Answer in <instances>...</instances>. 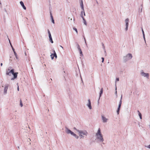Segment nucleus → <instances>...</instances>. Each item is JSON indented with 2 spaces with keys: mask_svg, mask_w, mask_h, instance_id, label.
Segmentation results:
<instances>
[{
  "mask_svg": "<svg viewBox=\"0 0 150 150\" xmlns=\"http://www.w3.org/2000/svg\"><path fill=\"white\" fill-rule=\"evenodd\" d=\"M20 4L21 5V6H22L23 9L24 10H26V8L25 6L24 5L23 2L22 1H21L20 2Z\"/></svg>",
  "mask_w": 150,
  "mask_h": 150,
  "instance_id": "obj_14",
  "label": "nucleus"
},
{
  "mask_svg": "<svg viewBox=\"0 0 150 150\" xmlns=\"http://www.w3.org/2000/svg\"><path fill=\"white\" fill-rule=\"evenodd\" d=\"M49 38L50 42L51 43H53V42L52 39V36L51 35V36H49Z\"/></svg>",
  "mask_w": 150,
  "mask_h": 150,
  "instance_id": "obj_17",
  "label": "nucleus"
},
{
  "mask_svg": "<svg viewBox=\"0 0 150 150\" xmlns=\"http://www.w3.org/2000/svg\"><path fill=\"white\" fill-rule=\"evenodd\" d=\"M15 54V55L16 58H17V55L16 53V54Z\"/></svg>",
  "mask_w": 150,
  "mask_h": 150,
  "instance_id": "obj_38",
  "label": "nucleus"
},
{
  "mask_svg": "<svg viewBox=\"0 0 150 150\" xmlns=\"http://www.w3.org/2000/svg\"><path fill=\"white\" fill-rule=\"evenodd\" d=\"M65 132L68 134H70L71 135L73 136L75 138L77 139L79 138V137L74 132H72L70 130L66 127L65 129Z\"/></svg>",
  "mask_w": 150,
  "mask_h": 150,
  "instance_id": "obj_5",
  "label": "nucleus"
},
{
  "mask_svg": "<svg viewBox=\"0 0 150 150\" xmlns=\"http://www.w3.org/2000/svg\"><path fill=\"white\" fill-rule=\"evenodd\" d=\"M81 81H82V79L81 77Z\"/></svg>",
  "mask_w": 150,
  "mask_h": 150,
  "instance_id": "obj_45",
  "label": "nucleus"
},
{
  "mask_svg": "<svg viewBox=\"0 0 150 150\" xmlns=\"http://www.w3.org/2000/svg\"><path fill=\"white\" fill-rule=\"evenodd\" d=\"M50 17H51L52 23H54V20L53 19V17L51 13H50Z\"/></svg>",
  "mask_w": 150,
  "mask_h": 150,
  "instance_id": "obj_16",
  "label": "nucleus"
},
{
  "mask_svg": "<svg viewBox=\"0 0 150 150\" xmlns=\"http://www.w3.org/2000/svg\"><path fill=\"white\" fill-rule=\"evenodd\" d=\"M125 23L126 28L125 30L126 31H127L128 29V25H129V19L128 18L126 19L125 20Z\"/></svg>",
  "mask_w": 150,
  "mask_h": 150,
  "instance_id": "obj_7",
  "label": "nucleus"
},
{
  "mask_svg": "<svg viewBox=\"0 0 150 150\" xmlns=\"http://www.w3.org/2000/svg\"><path fill=\"white\" fill-rule=\"evenodd\" d=\"M73 29L76 32V34L78 33L77 30L76 28H75V27H74L73 28Z\"/></svg>",
  "mask_w": 150,
  "mask_h": 150,
  "instance_id": "obj_23",
  "label": "nucleus"
},
{
  "mask_svg": "<svg viewBox=\"0 0 150 150\" xmlns=\"http://www.w3.org/2000/svg\"><path fill=\"white\" fill-rule=\"evenodd\" d=\"M0 65H1V66H2V65H3V64L2 63H1Z\"/></svg>",
  "mask_w": 150,
  "mask_h": 150,
  "instance_id": "obj_41",
  "label": "nucleus"
},
{
  "mask_svg": "<svg viewBox=\"0 0 150 150\" xmlns=\"http://www.w3.org/2000/svg\"><path fill=\"white\" fill-rule=\"evenodd\" d=\"M105 53H106V51H105Z\"/></svg>",
  "mask_w": 150,
  "mask_h": 150,
  "instance_id": "obj_49",
  "label": "nucleus"
},
{
  "mask_svg": "<svg viewBox=\"0 0 150 150\" xmlns=\"http://www.w3.org/2000/svg\"><path fill=\"white\" fill-rule=\"evenodd\" d=\"M148 126L149 127V128H150V122L149 124L148 125Z\"/></svg>",
  "mask_w": 150,
  "mask_h": 150,
  "instance_id": "obj_40",
  "label": "nucleus"
},
{
  "mask_svg": "<svg viewBox=\"0 0 150 150\" xmlns=\"http://www.w3.org/2000/svg\"><path fill=\"white\" fill-rule=\"evenodd\" d=\"M122 103V102H121V101H120L119 102L118 108L117 111V114H119V111L121 105Z\"/></svg>",
  "mask_w": 150,
  "mask_h": 150,
  "instance_id": "obj_11",
  "label": "nucleus"
},
{
  "mask_svg": "<svg viewBox=\"0 0 150 150\" xmlns=\"http://www.w3.org/2000/svg\"><path fill=\"white\" fill-rule=\"evenodd\" d=\"M103 93V88H102L100 90V96H99V98H100V97H101V95Z\"/></svg>",
  "mask_w": 150,
  "mask_h": 150,
  "instance_id": "obj_20",
  "label": "nucleus"
},
{
  "mask_svg": "<svg viewBox=\"0 0 150 150\" xmlns=\"http://www.w3.org/2000/svg\"><path fill=\"white\" fill-rule=\"evenodd\" d=\"M4 11H5L6 12H6H7V11H6V8H4Z\"/></svg>",
  "mask_w": 150,
  "mask_h": 150,
  "instance_id": "obj_36",
  "label": "nucleus"
},
{
  "mask_svg": "<svg viewBox=\"0 0 150 150\" xmlns=\"http://www.w3.org/2000/svg\"><path fill=\"white\" fill-rule=\"evenodd\" d=\"M76 46L77 47L78 50L79 49H81L80 48V46H79V45L77 43Z\"/></svg>",
  "mask_w": 150,
  "mask_h": 150,
  "instance_id": "obj_22",
  "label": "nucleus"
},
{
  "mask_svg": "<svg viewBox=\"0 0 150 150\" xmlns=\"http://www.w3.org/2000/svg\"><path fill=\"white\" fill-rule=\"evenodd\" d=\"M142 33H143V38H144V40L145 41V35H144V30H143V29L142 28Z\"/></svg>",
  "mask_w": 150,
  "mask_h": 150,
  "instance_id": "obj_21",
  "label": "nucleus"
},
{
  "mask_svg": "<svg viewBox=\"0 0 150 150\" xmlns=\"http://www.w3.org/2000/svg\"><path fill=\"white\" fill-rule=\"evenodd\" d=\"M78 50L79 52V53H80V56L81 57H82L83 56V54H82V51L81 50V49H80L79 50Z\"/></svg>",
  "mask_w": 150,
  "mask_h": 150,
  "instance_id": "obj_15",
  "label": "nucleus"
},
{
  "mask_svg": "<svg viewBox=\"0 0 150 150\" xmlns=\"http://www.w3.org/2000/svg\"><path fill=\"white\" fill-rule=\"evenodd\" d=\"M101 117L102 122L104 123L107 122L108 120V119L106 118L103 115L101 116Z\"/></svg>",
  "mask_w": 150,
  "mask_h": 150,
  "instance_id": "obj_9",
  "label": "nucleus"
},
{
  "mask_svg": "<svg viewBox=\"0 0 150 150\" xmlns=\"http://www.w3.org/2000/svg\"><path fill=\"white\" fill-rule=\"evenodd\" d=\"M74 129L76 130V131L78 133V130H80L76 129L75 127L74 128Z\"/></svg>",
  "mask_w": 150,
  "mask_h": 150,
  "instance_id": "obj_30",
  "label": "nucleus"
},
{
  "mask_svg": "<svg viewBox=\"0 0 150 150\" xmlns=\"http://www.w3.org/2000/svg\"><path fill=\"white\" fill-rule=\"evenodd\" d=\"M12 49L13 52L15 51L14 49V48L13 47H12Z\"/></svg>",
  "mask_w": 150,
  "mask_h": 150,
  "instance_id": "obj_37",
  "label": "nucleus"
},
{
  "mask_svg": "<svg viewBox=\"0 0 150 150\" xmlns=\"http://www.w3.org/2000/svg\"><path fill=\"white\" fill-rule=\"evenodd\" d=\"M20 105L21 106V107H22L23 106V105L22 102V101L21 100H20Z\"/></svg>",
  "mask_w": 150,
  "mask_h": 150,
  "instance_id": "obj_25",
  "label": "nucleus"
},
{
  "mask_svg": "<svg viewBox=\"0 0 150 150\" xmlns=\"http://www.w3.org/2000/svg\"><path fill=\"white\" fill-rule=\"evenodd\" d=\"M101 59H102V62H104V58H103V57H102V58H101Z\"/></svg>",
  "mask_w": 150,
  "mask_h": 150,
  "instance_id": "obj_32",
  "label": "nucleus"
},
{
  "mask_svg": "<svg viewBox=\"0 0 150 150\" xmlns=\"http://www.w3.org/2000/svg\"><path fill=\"white\" fill-rule=\"evenodd\" d=\"M96 139L100 142H102L104 141L103 135L101 133L100 129L99 128L97 133H96Z\"/></svg>",
  "mask_w": 150,
  "mask_h": 150,
  "instance_id": "obj_3",
  "label": "nucleus"
},
{
  "mask_svg": "<svg viewBox=\"0 0 150 150\" xmlns=\"http://www.w3.org/2000/svg\"><path fill=\"white\" fill-rule=\"evenodd\" d=\"M74 21V19H73V21Z\"/></svg>",
  "mask_w": 150,
  "mask_h": 150,
  "instance_id": "obj_46",
  "label": "nucleus"
},
{
  "mask_svg": "<svg viewBox=\"0 0 150 150\" xmlns=\"http://www.w3.org/2000/svg\"><path fill=\"white\" fill-rule=\"evenodd\" d=\"M80 5H81V8L82 10V11H83V15L84 16H85V13L84 12L83 5V1L82 0H81V3H80Z\"/></svg>",
  "mask_w": 150,
  "mask_h": 150,
  "instance_id": "obj_10",
  "label": "nucleus"
},
{
  "mask_svg": "<svg viewBox=\"0 0 150 150\" xmlns=\"http://www.w3.org/2000/svg\"><path fill=\"white\" fill-rule=\"evenodd\" d=\"M50 57L52 59H54V56H53V54H51Z\"/></svg>",
  "mask_w": 150,
  "mask_h": 150,
  "instance_id": "obj_26",
  "label": "nucleus"
},
{
  "mask_svg": "<svg viewBox=\"0 0 150 150\" xmlns=\"http://www.w3.org/2000/svg\"><path fill=\"white\" fill-rule=\"evenodd\" d=\"M133 56L131 53H128L123 57V60L125 62H127L132 59Z\"/></svg>",
  "mask_w": 150,
  "mask_h": 150,
  "instance_id": "obj_4",
  "label": "nucleus"
},
{
  "mask_svg": "<svg viewBox=\"0 0 150 150\" xmlns=\"http://www.w3.org/2000/svg\"><path fill=\"white\" fill-rule=\"evenodd\" d=\"M83 13H82V15H83Z\"/></svg>",
  "mask_w": 150,
  "mask_h": 150,
  "instance_id": "obj_47",
  "label": "nucleus"
},
{
  "mask_svg": "<svg viewBox=\"0 0 150 150\" xmlns=\"http://www.w3.org/2000/svg\"><path fill=\"white\" fill-rule=\"evenodd\" d=\"M116 90H117V87H115L116 91H115V94H117V91Z\"/></svg>",
  "mask_w": 150,
  "mask_h": 150,
  "instance_id": "obj_33",
  "label": "nucleus"
},
{
  "mask_svg": "<svg viewBox=\"0 0 150 150\" xmlns=\"http://www.w3.org/2000/svg\"><path fill=\"white\" fill-rule=\"evenodd\" d=\"M140 74L142 76L148 79L149 77V74L148 73H145L143 70H141L140 72Z\"/></svg>",
  "mask_w": 150,
  "mask_h": 150,
  "instance_id": "obj_6",
  "label": "nucleus"
},
{
  "mask_svg": "<svg viewBox=\"0 0 150 150\" xmlns=\"http://www.w3.org/2000/svg\"><path fill=\"white\" fill-rule=\"evenodd\" d=\"M84 40H85V42L86 44V40H85V39H84Z\"/></svg>",
  "mask_w": 150,
  "mask_h": 150,
  "instance_id": "obj_44",
  "label": "nucleus"
},
{
  "mask_svg": "<svg viewBox=\"0 0 150 150\" xmlns=\"http://www.w3.org/2000/svg\"><path fill=\"white\" fill-rule=\"evenodd\" d=\"M13 52H14V54H16V52L15 51Z\"/></svg>",
  "mask_w": 150,
  "mask_h": 150,
  "instance_id": "obj_42",
  "label": "nucleus"
},
{
  "mask_svg": "<svg viewBox=\"0 0 150 150\" xmlns=\"http://www.w3.org/2000/svg\"><path fill=\"white\" fill-rule=\"evenodd\" d=\"M60 47L61 48H62V49H63V47L62 46H60Z\"/></svg>",
  "mask_w": 150,
  "mask_h": 150,
  "instance_id": "obj_43",
  "label": "nucleus"
},
{
  "mask_svg": "<svg viewBox=\"0 0 150 150\" xmlns=\"http://www.w3.org/2000/svg\"><path fill=\"white\" fill-rule=\"evenodd\" d=\"M122 95H121L120 99V101H121V102H122Z\"/></svg>",
  "mask_w": 150,
  "mask_h": 150,
  "instance_id": "obj_31",
  "label": "nucleus"
},
{
  "mask_svg": "<svg viewBox=\"0 0 150 150\" xmlns=\"http://www.w3.org/2000/svg\"><path fill=\"white\" fill-rule=\"evenodd\" d=\"M146 147L149 149H150V144L148 146H146Z\"/></svg>",
  "mask_w": 150,
  "mask_h": 150,
  "instance_id": "obj_28",
  "label": "nucleus"
},
{
  "mask_svg": "<svg viewBox=\"0 0 150 150\" xmlns=\"http://www.w3.org/2000/svg\"><path fill=\"white\" fill-rule=\"evenodd\" d=\"M78 134L80 139H84L86 138L88 135V133L87 131L85 130H78Z\"/></svg>",
  "mask_w": 150,
  "mask_h": 150,
  "instance_id": "obj_1",
  "label": "nucleus"
},
{
  "mask_svg": "<svg viewBox=\"0 0 150 150\" xmlns=\"http://www.w3.org/2000/svg\"><path fill=\"white\" fill-rule=\"evenodd\" d=\"M82 13H83V11H81V16L82 18V19L83 20V23L85 25H87V23H86V20H85V19L83 17V16L82 15Z\"/></svg>",
  "mask_w": 150,
  "mask_h": 150,
  "instance_id": "obj_13",
  "label": "nucleus"
},
{
  "mask_svg": "<svg viewBox=\"0 0 150 150\" xmlns=\"http://www.w3.org/2000/svg\"><path fill=\"white\" fill-rule=\"evenodd\" d=\"M47 31H48V35H49V36H51V33L49 29L47 30Z\"/></svg>",
  "mask_w": 150,
  "mask_h": 150,
  "instance_id": "obj_24",
  "label": "nucleus"
},
{
  "mask_svg": "<svg viewBox=\"0 0 150 150\" xmlns=\"http://www.w3.org/2000/svg\"><path fill=\"white\" fill-rule=\"evenodd\" d=\"M139 11H140L141 13L142 12V8H141L140 10H139Z\"/></svg>",
  "mask_w": 150,
  "mask_h": 150,
  "instance_id": "obj_34",
  "label": "nucleus"
},
{
  "mask_svg": "<svg viewBox=\"0 0 150 150\" xmlns=\"http://www.w3.org/2000/svg\"><path fill=\"white\" fill-rule=\"evenodd\" d=\"M68 20L69 21H71L72 20V18H68Z\"/></svg>",
  "mask_w": 150,
  "mask_h": 150,
  "instance_id": "obj_29",
  "label": "nucleus"
},
{
  "mask_svg": "<svg viewBox=\"0 0 150 150\" xmlns=\"http://www.w3.org/2000/svg\"><path fill=\"white\" fill-rule=\"evenodd\" d=\"M119 79L118 78H117L116 79V81H115V86H116V83L117 81H119Z\"/></svg>",
  "mask_w": 150,
  "mask_h": 150,
  "instance_id": "obj_27",
  "label": "nucleus"
},
{
  "mask_svg": "<svg viewBox=\"0 0 150 150\" xmlns=\"http://www.w3.org/2000/svg\"><path fill=\"white\" fill-rule=\"evenodd\" d=\"M137 112H138V114L139 115V117L140 118V119H142V115L141 113L139 112V110L137 111Z\"/></svg>",
  "mask_w": 150,
  "mask_h": 150,
  "instance_id": "obj_18",
  "label": "nucleus"
},
{
  "mask_svg": "<svg viewBox=\"0 0 150 150\" xmlns=\"http://www.w3.org/2000/svg\"><path fill=\"white\" fill-rule=\"evenodd\" d=\"M53 56H54V57H55V58H57V54L55 52V51L54 50H53Z\"/></svg>",
  "mask_w": 150,
  "mask_h": 150,
  "instance_id": "obj_19",
  "label": "nucleus"
},
{
  "mask_svg": "<svg viewBox=\"0 0 150 150\" xmlns=\"http://www.w3.org/2000/svg\"><path fill=\"white\" fill-rule=\"evenodd\" d=\"M8 87V85L6 84L5 85L4 89V93L5 94L7 93V91Z\"/></svg>",
  "mask_w": 150,
  "mask_h": 150,
  "instance_id": "obj_12",
  "label": "nucleus"
},
{
  "mask_svg": "<svg viewBox=\"0 0 150 150\" xmlns=\"http://www.w3.org/2000/svg\"><path fill=\"white\" fill-rule=\"evenodd\" d=\"M18 74V72L14 73V69H12L11 70H10L9 69H8L6 71V75L11 76V74H12L13 76V78H12L11 80H13L15 79H16L17 76V74Z\"/></svg>",
  "mask_w": 150,
  "mask_h": 150,
  "instance_id": "obj_2",
  "label": "nucleus"
},
{
  "mask_svg": "<svg viewBox=\"0 0 150 150\" xmlns=\"http://www.w3.org/2000/svg\"><path fill=\"white\" fill-rule=\"evenodd\" d=\"M86 106L88 107L90 110L92 109V107L91 105V103L90 99H88V102L86 104Z\"/></svg>",
  "mask_w": 150,
  "mask_h": 150,
  "instance_id": "obj_8",
  "label": "nucleus"
},
{
  "mask_svg": "<svg viewBox=\"0 0 150 150\" xmlns=\"http://www.w3.org/2000/svg\"><path fill=\"white\" fill-rule=\"evenodd\" d=\"M50 80H52V79H50Z\"/></svg>",
  "mask_w": 150,
  "mask_h": 150,
  "instance_id": "obj_48",
  "label": "nucleus"
},
{
  "mask_svg": "<svg viewBox=\"0 0 150 150\" xmlns=\"http://www.w3.org/2000/svg\"><path fill=\"white\" fill-rule=\"evenodd\" d=\"M17 90L18 91H19V86H18V88H17Z\"/></svg>",
  "mask_w": 150,
  "mask_h": 150,
  "instance_id": "obj_39",
  "label": "nucleus"
},
{
  "mask_svg": "<svg viewBox=\"0 0 150 150\" xmlns=\"http://www.w3.org/2000/svg\"><path fill=\"white\" fill-rule=\"evenodd\" d=\"M9 42H10V45H11V47L12 48V47H13L12 45H11V42H10V40H9Z\"/></svg>",
  "mask_w": 150,
  "mask_h": 150,
  "instance_id": "obj_35",
  "label": "nucleus"
}]
</instances>
